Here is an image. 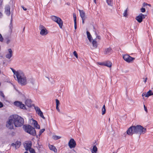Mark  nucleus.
Returning a JSON list of instances; mask_svg holds the SVG:
<instances>
[{
	"label": "nucleus",
	"instance_id": "1",
	"mask_svg": "<svg viewBox=\"0 0 153 153\" xmlns=\"http://www.w3.org/2000/svg\"><path fill=\"white\" fill-rule=\"evenodd\" d=\"M146 131V129L140 125L133 126L129 127L126 131L127 134L129 135H132L135 134L139 135L143 134Z\"/></svg>",
	"mask_w": 153,
	"mask_h": 153
},
{
	"label": "nucleus",
	"instance_id": "2",
	"mask_svg": "<svg viewBox=\"0 0 153 153\" xmlns=\"http://www.w3.org/2000/svg\"><path fill=\"white\" fill-rule=\"evenodd\" d=\"M13 120L14 125L16 127L22 126L24 123V120L23 118L18 115H14L12 117Z\"/></svg>",
	"mask_w": 153,
	"mask_h": 153
},
{
	"label": "nucleus",
	"instance_id": "3",
	"mask_svg": "<svg viewBox=\"0 0 153 153\" xmlns=\"http://www.w3.org/2000/svg\"><path fill=\"white\" fill-rule=\"evenodd\" d=\"M16 77L18 83L22 85H24L27 84L26 77L23 73L22 71L21 73L17 74Z\"/></svg>",
	"mask_w": 153,
	"mask_h": 153
},
{
	"label": "nucleus",
	"instance_id": "4",
	"mask_svg": "<svg viewBox=\"0 0 153 153\" xmlns=\"http://www.w3.org/2000/svg\"><path fill=\"white\" fill-rule=\"evenodd\" d=\"M23 127L26 132L33 136L36 135V133L35 128L31 126L24 125Z\"/></svg>",
	"mask_w": 153,
	"mask_h": 153
},
{
	"label": "nucleus",
	"instance_id": "5",
	"mask_svg": "<svg viewBox=\"0 0 153 153\" xmlns=\"http://www.w3.org/2000/svg\"><path fill=\"white\" fill-rule=\"evenodd\" d=\"M123 59L128 63H131L134 60L135 58L131 57L128 54L123 55Z\"/></svg>",
	"mask_w": 153,
	"mask_h": 153
},
{
	"label": "nucleus",
	"instance_id": "6",
	"mask_svg": "<svg viewBox=\"0 0 153 153\" xmlns=\"http://www.w3.org/2000/svg\"><path fill=\"white\" fill-rule=\"evenodd\" d=\"M13 120L12 117H10L9 119L6 124V127L9 129H12L13 128Z\"/></svg>",
	"mask_w": 153,
	"mask_h": 153
},
{
	"label": "nucleus",
	"instance_id": "7",
	"mask_svg": "<svg viewBox=\"0 0 153 153\" xmlns=\"http://www.w3.org/2000/svg\"><path fill=\"white\" fill-rule=\"evenodd\" d=\"M39 29L40 30V33L42 36H45L48 33V31L42 25H39Z\"/></svg>",
	"mask_w": 153,
	"mask_h": 153
},
{
	"label": "nucleus",
	"instance_id": "8",
	"mask_svg": "<svg viewBox=\"0 0 153 153\" xmlns=\"http://www.w3.org/2000/svg\"><path fill=\"white\" fill-rule=\"evenodd\" d=\"M14 105L20 108L23 109H26L25 105L23 104L21 102L19 101H16L14 102Z\"/></svg>",
	"mask_w": 153,
	"mask_h": 153
},
{
	"label": "nucleus",
	"instance_id": "9",
	"mask_svg": "<svg viewBox=\"0 0 153 153\" xmlns=\"http://www.w3.org/2000/svg\"><path fill=\"white\" fill-rule=\"evenodd\" d=\"M146 15H143L142 13H140L136 18V19L139 23H141L143 21V19H145Z\"/></svg>",
	"mask_w": 153,
	"mask_h": 153
},
{
	"label": "nucleus",
	"instance_id": "10",
	"mask_svg": "<svg viewBox=\"0 0 153 153\" xmlns=\"http://www.w3.org/2000/svg\"><path fill=\"white\" fill-rule=\"evenodd\" d=\"M68 145L70 149L74 148L76 145V142L74 139L71 138L69 140Z\"/></svg>",
	"mask_w": 153,
	"mask_h": 153
},
{
	"label": "nucleus",
	"instance_id": "11",
	"mask_svg": "<svg viewBox=\"0 0 153 153\" xmlns=\"http://www.w3.org/2000/svg\"><path fill=\"white\" fill-rule=\"evenodd\" d=\"M4 13L7 16H9L10 14V7L8 4L6 5L4 7Z\"/></svg>",
	"mask_w": 153,
	"mask_h": 153
},
{
	"label": "nucleus",
	"instance_id": "12",
	"mask_svg": "<svg viewBox=\"0 0 153 153\" xmlns=\"http://www.w3.org/2000/svg\"><path fill=\"white\" fill-rule=\"evenodd\" d=\"M34 108L36 113L38 114V115L43 119H45V117L44 116L43 113L41 111L40 108L38 107H35Z\"/></svg>",
	"mask_w": 153,
	"mask_h": 153
},
{
	"label": "nucleus",
	"instance_id": "13",
	"mask_svg": "<svg viewBox=\"0 0 153 153\" xmlns=\"http://www.w3.org/2000/svg\"><path fill=\"white\" fill-rule=\"evenodd\" d=\"M8 53L5 55V57L8 59H10L13 56V52L11 48L8 49Z\"/></svg>",
	"mask_w": 153,
	"mask_h": 153
},
{
	"label": "nucleus",
	"instance_id": "14",
	"mask_svg": "<svg viewBox=\"0 0 153 153\" xmlns=\"http://www.w3.org/2000/svg\"><path fill=\"white\" fill-rule=\"evenodd\" d=\"M32 146V143L31 142H28L27 143H26L24 145V147L25 148V150L28 151L31 148Z\"/></svg>",
	"mask_w": 153,
	"mask_h": 153
},
{
	"label": "nucleus",
	"instance_id": "15",
	"mask_svg": "<svg viewBox=\"0 0 153 153\" xmlns=\"http://www.w3.org/2000/svg\"><path fill=\"white\" fill-rule=\"evenodd\" d=\"M55 22H56L59 25L60 28H62L63 25V21L60 18L58 17Z\"/></svg>",
	"mask_w": 153,
	"mask_h": 153
},
{
	"label": "nucleus",
	"instance_id": "16",
	"mask_svg": "<svg viewBox=\"0 0 153 153\" xmlns=\"http://www.w3.org/2000/svg\"><path fill=\"white\" fill-rule=\"evenodd\" d=\"M32 123L34 125V127L37 129H39L40 126L38 124L37 121L33 119H32Z\"/></svg>",
	"mask_w": 153,
	"mask_h": 153
},
{
	"label": "nucleus",
	"instance_id": "17",
	"mask_svg": "<svg viewBox=\"0 0 153 153\" xmlns=\"http://www.w3.org/2000/svg\"><path fill=\"white\" fill-rule=\"evenodd\" d=\"M112 51L111 48L109 47L108 48H105L104 51V53L105 54H109L111 53Z\"/></svg>",
	"mask_w": 153,
	"mask_h": 153
},
{
	"label": "nucleus",
	"instance_id": "18",
	"mask_svg": "<svg viewBox=\"0 0 153 153\" xmlns=\"http://www.w3.org/2000/svg\"><path fill=\"white\" fill-rule=\"evenodd\" d=\"M26 105L29 107H30L31 106V101L30 100L27 99L25 102Z\"/></svg>",
	"mask_w": 153,
	"mask_h": 153
},
{
	"label": "nucleus",
	"instance_id": "19",
	"mask_svg": "<svg viewBox=\"0 0 153 153\" xmlns=\"http://www.w3.org/2000/svg\"><path fill=\"white\" fill-rule=\"evenodd\" d=\"M49 147L51 150L54 151L55 152H57V149L53 145H50L49 146Z\"/></svg>",
	"mask_w": 153,
	"mask_h": 153
},
{
	"label": "nucleus",
	"instance_id": "20",
	"mask_svg": "<svg viewBox=\"0 0 153 153\" xmlns=\"http://www.w3.org/2000/svg\"><path fill=\"white\" fill-rule=\"evenodd\" d=\"M80 17L82 19L85 18V13L83 10H79Z\"/></svg>",
	"mask_w": 153,
	"mask_h": 153
},
{
	"label": "nucleus",
	"instance_id": "21",
	"mask_svg": "<svg viewBox=\"0 0 153 153\" xmlns=\"http://www.w3.org/2000/svg\"><path fill=\"white\" fill-rule=\"evenodd\" d=\"M12 71L13 72V73L14 74V77H15V76H16V77L17 76V74H18L19 73H21L22 71H16L14 69H13V68H10Z\"/></svg>",
	"mask_w": 153,
	"mask_h": 153
},
{
	"label": "nucleus",
	"instance_id": "22",
	"mask_svg": "<svg viewBox=\"0 0 153 153\" xmlns=\"http://www.w3.org/2000/svg\"><path fill=\"white\" fill-rule=\"evenodd\" d=\"M87 37L90 42H91L92 41V37L91 35L90 32L88 31L86 32Z\"/></svg>",
	"mask_w": 153,
	"mask_h": 153
},
{
	"label": "nucleus",
	"instance_id": "23",
	"mask_svg": "<svg viewBox=\"0 0 153 153\" xmlns=\"http://www.w3.org/2000/svg\"><path fill=\"white\" fill-rule=\"evenodd\" d=\"M97 148L95 145L94 146L93 148L91 149L92 153H97Z\"/></svg>",
	"mask_w": 153,
	"mask_h": 153
},
{
	"label": "nucleus",
	"instance_id": "24",
	"mask_svg": "<svg viewBox=\"0 0 153 153\" xmlns=\"http://www.w3.org/2000/svg\"><path fill=\"white\" fill-rule=\"evenodd\" d=\"M92 44L93 47L94 48H96L97 47V44L96 41L94 40L92 42Z\"/></svg>",
	"mask_w": 153,
	"mask_h": 153
},
{
	"label": "nucleus",
	"instance_id": "25",
	"mask_svg": "<svg viewBox=\"0 0 153 153\" xmlns=\"http://www.w3.org/2000/svg\"><path fill=\"white\" fill-rule=\"evenodd\" d=\"M153 95V93L152 92V91L151 90H149L147 92L145 96V97H148L149 96H152Z\"/></svg>",
	"mask_w": 153,
	"mask_h": 153
},
{
	"label": "nucleus",
	"instance_id": "26",
	"mask_svg": "<svg viewBox=\"0 0 153 153\" xmlns=\"http://www.w3.org/2000/svg\"><path fill=\"white\" fill-rule=\"evenodd\" d=\"M104 66L111 67L112 66V63L110 62L107 61L104 62Z\"/></svg>",
	"mask_w": 153,
	"mask_h": 153
},
{
	"label": "nucleus",
	"instance_id": "27",
	"mask_svg": "<svg viewBox=\"0 0 153 153\" xmlns=\"http://www.w3.org/2000/svg\"><path fill=\"white\" fill-rule=\"evenodd\" d=\"M12 16H13V14H12L11 16V19L10 24L9 25V28L10 29L11 31H12V29H13V25H12Z\"/></svg>",
	"mask_w": 153,
	"mask_h": 153
},
{
	"label": "nucleus",
	"instance_id": "28",
	"mask_svg": "<svg viewBox=\"0 0 153 153\" xmlns=\"http://www.w3.org/2000/svg\"><path fill=\"white\" fill-rule=\"evenodd\" d=\"M16 149H17L19 148L21 145V142L19 141H16L15 143Z\"/></svg>",
	"mask_w": 153,
	"mask_h": 153
},
{
	"label": "nucleus",
	"instance_id": "29",
	"mask_svg": "<svg viewBox=\"0 0 153 153\" xmlns=\"http://www.w3.org/2000/svg\"><path fill=\"white\" fill-rule=\"evenodd\" d=\"M113 0H106V1L108 5L112 6L113 4Z\"/></svg>",
	"mask_w": 153,
	"mask_h": 153
},
{
	"label": "nucleus",
	"instance_id": "30",
	"mask_svg": "<svg viewBox=\"0 0 153 153\" xmlns=\"http://www.w3.org/2000/svg\"><path fill=\"white\" fill-rule=\"evenodd\" d=\"M10 36H6L5 37V39L6 40V43L7 44H8L10 42Z\"/></svg>",
	"mask_w": 153,
	"mask_h": 153
},
{
	"label": "nucleus",
	"instance_id": "31",
	"mask_svg": "<svg viewBox=\"0 0 153 153\" xmlns=\"http://www.w3.org/2000/svg\"><path fill=\"white\" fill-rule=\"evenodd\" d=\"M106 112V109L105 108V105H104L103 106V107L102 108V114L104 115V114Z\"/></svg>",
	"mask_w": 153,
	"mask_h": 153
},
{
	"label": "nucleus",
	"instance_id": "32",
	"mask_svg": "<svg viewBox=\"0 0 153 153\" xmlns=\"http://www.w3.org/2000/svg\"><path fill=\"white\" fill-rule=\"evenodd\" d=\"M52 138L54 140H56L61 138V137L56 135H53L52 137Z\"/></svg>",
	"mask_w": 153,
	"mask_h": 153
},
{
	"label": "nucleus",
	"instance_id": "33",
	"mask_svg": "<svg viewBox=\"0 0 153 153\" xmlns=\"http://www.w3.org/2000/svg\"><path fill=\"white\" fill-rule=\"evenodd\" d=\"M58 17H56L55 16H51V19L53 21H55L57 18H58Z\"/></svg>",
	"mask_w": 153,
	"mask_h": 153
},
{
	"label": "nucleus",
	"instance_id": "34",
	"mask_svg": "<svg viewBox=\"0 0 153 153\" xmlns=\"http://www.w3.org/2000/svg\"><path fill=\"white\" fill-rule=\"evenodd\" d=\"M127 9L125 10L123 13V16L124 17H126L127 16Z\"/></svg>",
	"mask_w": 153,
	"mask_h": 153
},
{
	"label": "nucleus",
	"instance_id": "35",
	"mask_svg": "<svg viewBox=\"0 0 153 153\" xmlns=\"http://www.w3.org/2000/svg\"><path fill=\"white\" fill-rule=\"evenodd\" d=\"M45 129L43 128L40 130L39 132V135L40 136L44 132V131H45Z\"/></svg>",
	"mask_w": 153,
	"mask_h": 153
},
{
	"label": "nucleus",
	"instance_id": "36",
	"mask_svg": "<svg viewBox=\"0 0 153 153\" xmlns=\"http://www.w3.org/2000/svg\"><path fill=\"white\" fill-rule=\"evenodd\" d=\"M29 150L30 153H36L35 150L31 148Z\"/></svg>",
	"mask_w": 153,
	"mask_h": 153
},
{
	"label": "nucleus",
	"instance_id": "37",
	"mask_svg": "<svg viewBox=\"0 0 153 153\" xmlns=\"http://www.w3.org/2000/svg\"><path fill=\"white\" fill-rule=\"evenodd\" d=\"M73 54L76 57V58H78V55L76 52V51H75L74 52Z\"/></svg>",
	"mask_w": 153,
	"mask_h": 153
},
{
	"label": "nucleus",
	"instance_id": "38",
	"mask_svg": "<svg viewBox=\"0 0 153 153\" xmlns=\"http://www.w3.org/2000/svg\"><path fill=\"white\" fill-rule=\"evenodd\" d=\"M73 17L74 18V22H76V14L75 13H73Z\"/></svg>",
	"mask_w": 153,
	"mask_h": 153
},
{
	"label": "nucleus",
	"instance_id": "39",
	"mask_svg": "<svg viewBox=\"0 0 153 153\" xmlns=\"http://www.w3.org/2000/svg\"><path fill=\"white\" fill-rule=\"evenodd\" d=\"M56 105L59 106L60 104L59 101L58 99H56Z\"/></svg>",
	"mask_w": 153,
	"mask_h": 153
},
{
	"label": "nucleus",
	"instance_id": "40",
	"mask_svg": "<svg viewBox=\"0 0 153 153\" xmlns=\"http://www.w3.org/2000/svg\"><path fill=\"white\" fill-rule=\"evenodd\" d=\"M98 64L104 66V62H98L97 63Z\"/></svg>",
	"mask_w": 153,
	"mask_h": 153
},
{
	"label": "nucleus",
	"instance_id": "41",
	"mask_svg": "<svg viewBox=\"0 0 153 153\" xmlns=\"http://www.w3.org/2000/svg\"><path fill=\"white\" fill-rule=\"evenodd\" d=\"M140 11L142 13H144L145 12L146 9L145 8H142L140 9Z\"/></svg>",
	"mask_w": 153,
	"mask_h": 153
},
{
	"label": "nucleus",
	"instance_id": "42",
	"mask_svg": "<svg viewBox=\"0 0 153 153\" xmlns=\"http://www.w3.org/2000/svg\"><path fill=\"white\" fill-rule=\"evenodd\" d=\"M3 38L2 37L1 34L0 33V41L1 42H3Z\"/></svg>",
	"mask_w": 153,
	"mask_h": 153
},
{
	"label": "nucleus",
	"instance_id": "43",
	"mask_svg": "<svg viewBox=\"0 0 153 153\" xmlns=\"http://www.w3.org/2000/svg\"><path fill=\"white\" fill-rule=\"evenodd\" d=\"M95 34L97 35V32L96 31H95ZM97 38L99 39H101L100 36H97Z\"/></svg>",
	"mask_w": 153,
	"mask_h": 153
},
{
	"label": "nucleus",
	"instance_id": "44",
	"mask_svg": "<svg viewBox=\"0 0 153 153\" xmlns=\"http://www.w3.org/2000/svg\"><path fill=\"white\" fill-rule=\"evenodd\" d=\"M74 28L76 30L77 28V25H76V22H74Z\"/></svg>",
	"mask_w": 153,
	"mask_h": 153
},
{
	"label": "nucleus",
	"instance_id": "45",
	"mask_svg": "<svg viewBox=\"0 0 153 153\" xmlns=\"http://www.w3.org/2000/svg\"><path fill=\"white\" fill-rule=\"evenodd\" d=\"M31 79V80L30 81V82L32 83L33 84H34V80L33 79Z\"/></svg>",
	"mask_w": 153,
	"mask_h": 153
},
{
	"label": "nucleus",
	"instance_id": "46",
	"mask_svg": "<svg viewBox=\"0 0 153 153\" xmlns=\"http://www.w3.org/2000/svg\"><path fill=\"white\" fill-rule=\"evenodd\" d=\"M56 110L58 111V112H60V110L59 109L58 106L56 105Z\"/></svg>",
	"mask_w": 153,
	"mask_h": 153
},
{
	"label": "nucleus",
	"instance_id": "47",
	"mask_svg": "<svg viewBox=\"0 0 153 153\" xmlns=\"http://www.w3.org/2000/svg\"><path fill=\"white\" fill-rule=\"evenodd\" d=\"M144 109L145 111L146 112H147V110L146 107L145 105H144Z\"/></svg>",
	"mask_w": 153,
	"mask_h": 153
},
{
	"label": "nucleus",
	"instance_id": "48",
	"mask_svg": "<svg viewBox=\"0 0 153 153\" xmlns=\"http://www.w3.org/2000/svg\"><path fill=\"white\" fill-rule=\"evenodd\" d=\"M0 95H1V97H3L4 98V97H5V96H4V94L3 93H2V92H1V94H0Z\"/></svg>",
	"mask_w": 153,
	"mask_h": 153
},
{
	"label": "nucleus",
	"instance_id": "49",
	"mask_svg": "<svg viewBox=\"0 0 153 153\" xmlns=\"http://www.w3.org/2000/svg\"><path fill=\"white\" fill-rule=\"evenodd\" d=\"M3 106V105L2 103L1 102H0V108L2 107Z\"/></svg>",
	"mask_w": 153,
	"mask_h": 153
},
{
	"label": "nucleus",
	"instance_id": "50",
	"mask_svg": "<svg viewBox=\"0 0 153 153\" xmlns=\"http://www.w3.org/2000/svg\"><path fill=\"white\" fill-rule=\"evenodd\" d=\"M22 7L24 10H26L27 9L23 6H22Z\"/></svg>",
	"mask_w": 153,
	"mask_h": 153
},
{
	"label": "nucleus",
	"instance_id": "51",
	"mask_svg": "<svg viewBox=\"0 0 153 153\" xmlns=\"http://www.w3.org/2000/svg\"><path fill=\"white\" fill-rule=\"evenodd\" d=\"M82 19V23L83 24H84V21L85 20V18H83V19Z\"/></svg>",
	"mask_w": 153,
	"mask_h": 153
},
{
	"label": "nucleus",
	"instance_id": "52",
	"mask_svg": "<svg viewBox=\"0 0 153 153\" xmlns=\"http://www.w3.org/2000/svg\"><path fill=\"white\" fill-rule=\"evenodd\" d=\"M16 145L15 144V143H12V144H11V146H13V147L15 146V148H16Z\"/></svg>",
	"mask_w": 153,
	"mask_h": 153
},
{
	"label": "nucleus",
	"instance_id": "53",
	"mask_svg": "<svg viewBox=\"0 0 153 153\" xmlns=\"http://www.w3.org/2000/svg\"><path fill=\"white\" fill-rule=\"evenodd\" d=\"M3 16L2 13L0 12V18L2 17Z\"/></svg>",
	"mask_w": 153,
	"mask_h": 153
},
{
	"label": "nucleus",
	"instance_id": "54",
	"mask_svg": "<svg viewBox=\"0 0 153 153\" xmlns=\"http://www.w3.org/2000/svg\"><path fill=\"white\" fill-rule=\"evenodd\" d=\"M147 80V78H146L145 79L144 81L145 83H146V82Z\"/></svg>",
	"mask_w": 153,
	"mask_h": 153
},
{
	"label": "nucleus",
	"instance_id": "55",
	"mask_svg": "<svg viewBox=\"0 0 153 153\" xmlns=\"http://www.w3.org/2000/svg\"><path fill=\"white\" fill-rule=\"evenodd\" d=\"M143 4H145L146 5H148L149 6H151V5L150 4H145V3H144Z\"/></svg>",
	"mask_w": 153,
	"mask_h": 153
},
{
	"label": "nucleus",
	"instance_id": "56",
	"mask_svg": "<svg viewBox=\"0 0 153 153\" xmlns=\"http://www.w3.org/2000/svg\"><path fill=\"white\" fill-rule=\"evenodd\" d=\"M94 2L95 4H96V0H94Z\"/></svg>",
	"mask_w": 153,
	"mask_h": 153
},
{
	"label": "nucleus",
	"instance_id": "57",
	"mask_svg": "<svg viewBox=\"0 0 153 153\" xmlns=\"http://www.w3.org/2000/svg\"><path fill=\"white\" fill-rule=\"evenodd\" d=\"M24 153H28L27 152H25Z\"/></svg>",
	"mask_w": 153,
	"mask_h": 153
},
{
	"label": "nucleus",
	"instance_id": "58",
	"mask_svg": "<svg viewBox=\"0 0 153 153\" xmlns=\"http://www.w3.org/2000/svg\"><path fill=\"white\" fill-rule=\"evenodd\" d=\"M25 28V27H24V29H23V30H24Z\"/></svg>",
	"mask_w": 153,
	"mask_h": 153
},
{
	"label": "nucleus",
	"instance_id": "59",
	"mask_svg": "<svg viewBox=\"0 0 153 153\" xmlns=\"http://www.w3.org/2000/svg\"><path fill=\"white\" fill-rule=\"evenodd\" d=\"M1 71L0 70V74H1Z\"/></svg>",
	"mask_w": 153,
	"mask_h": 153
},
{
	"label": "nucleus",
	"instance_id": "60",
	"mask_svg": "<svg viewBox=\"0 0 153 153\" xmlns=\"http://www.w3.org/2000/svg\"><path fill=\"white\" fill-rule=\"evenodd\" d=\"M114 153V152H113V153Z\"/></svg>",
	"mask_w": 153,
	"mask_h": 153
}]
</instances>
